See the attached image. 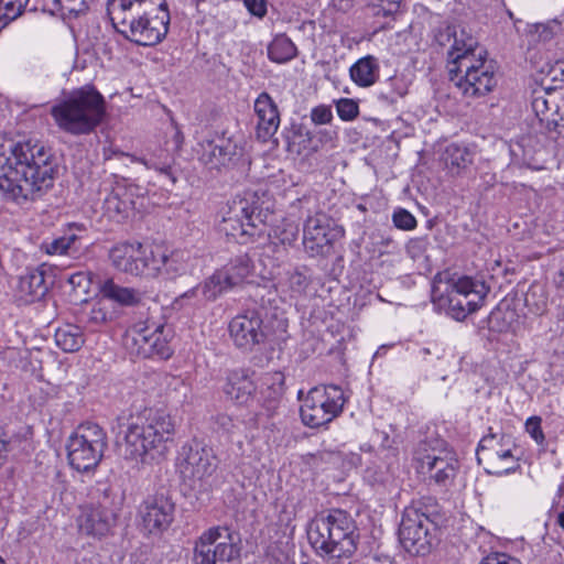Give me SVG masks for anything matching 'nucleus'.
Instances as JSON below:
<instances>
[{
	"mask_svg": "<svg viewBox=\"0 0 564 564\" xmlns=\"http://www.w3.org/2000/svg\"><path fill=\"white\" fill-rule=\"evenodd\" d=\"M9 153L0 149V191L7 198L35 200L53 186L58 165L50 147L29 139L11 143Z\"/></svg>",
	"mask_w": 564,
	"mask_h": 564,
	"instance_id": "1",
	"label": "nucleus"
},
{
	"mask_svg": "<svg viewBox=\"0 0 564 564\" xmlns=\"http://www.w3.org/2000/svg\"><path fill=\"white\" fill-rule=\"evenodd\" d=\"M174 432L175 424L165 410L144 408L131 416L124 434L122 456L135 464H149L164 454Z\"/></svg>",
	"mask_w": 564,
	"mask_h": 564,
	"instance_id": "2",
	"label": "nucleus"
},
{
	"mask_svg": "<svg viewBox=\"0 0 564 564\" xmlns=\"http://www.w3.org/2000/svg\"><path fill=\"white\" fill-rule=\"evenodd\" d=\"M315 551L330 560H348L357 551L358 528L351 516L341 509H332L316 518L307 532Z\"/></svg>",
	"mask_w": 564,
	"mask_h": 564,
	"instance_id": "3",
	"label": "nucleus"
},
{
	"mask_svg": "<svg viewBox=\"0 0 564 564\" xmlns=\"http://www.w3.org/2000/svg\"><path fill=\"white\" fill-rule=\"evenodd\" d=\"M56 126L72 135L91 133L106 113L104 96L91 85L74 90L50 111Z\"/></svg>",
	"mask_w": 564,
	"mask_h": 564,
	"instance_id": "4",
	"label": "nucleus"
},
{
	"mask_svg": "<svg viewBox=\"0 0 564 564\" xmlns=\"http://www.w3.org/2000/svg\"><path fill=\"white\" fill-rule=\"evenodd\" d=\"M272 214V203L265 192L246 191L228 203L218 224L219 232L245 243L253 236L259 225L267 223Z\"/></svg>",
	"mask_w": 564,
	"mask_h": 564,
	"instance_id": "5",
	"label": "nucleus"
},
{
	"mask_svg": "<svg viewBox=\"0 0 564 564\" xmlns=\"http://www.w3.org/2000/svg\"><path fill=\"white\" fill-rule=\"evenodd\" d=\"M107 447V433L100 425L82 423L67 441L68 463L77 471H89L99 465Z\"/></svg>",
	"mask_w": 564,
	"mask_h": 564,
	"instance_id": "6",
	"label": "nucleus"
},
{
	"mask_svg": "<svg viewBox=\"0 0 564 564\" xmlns=\"http://www.w3.org/2000/svg\"><path fill=\"white\" fill-rule=\"evenodd\" d=\"M195 564H241V541L228 527H213L195 541Z\"/></svg>",
	"mask_w": 564,
	"mask_h": 564,
	"instance_id": "7",
	"label": "nucleus"
},
{
	"mask_svg": "<svg viewBox=\"0 0 564 564\" xmlns=\"http://www.w3.org/2000/svg\"><path fill=\"white\" fill-rule=\"evenodd\" d=\"M486 51H479L477 56L470 59L457 56L456 64L448 66L451 82H454L465 96H485L496 87L494 65L486 61Z\"/></svg>",
	"mask_w": 564,
	"mask_h": 564,
	"instance_id": "8",
	"label": "nucleus"
},
{
	"mask_svg": "<svg viewBox=\"0 0 564 564\" xmlns=\"http://www.w3.org/2000/svg\"><path fill=\"white\" fill-rule=\"evenodd\" d=\"M345 402L344 391L339 386L314 387L300 408L302 422L312 429L324 426L341 413Z\"/></svg>",
	"mask_w": 564,
	"mask_h": 564,
	"instance_id": "9",
	"label": "nucleus"
},
{
	"mask_svg": "<svg viewBox=\"0 0 564 564\" xmlns=\"http://www.w3.org/2000/svg\"><path fill=\"white\" fill-rule=\"evenodd\" d=\"M436 527L421 507L404 509L399 527V540L406 552L424 556L433 547Z\"/></svg>",
	"mask_w": 564,
	"mask_h": 564,
	"instance_id": "10",
	"label": "nucleus"
},
{
	"mask_svg": "<svg viewBox=\"0 0 564 564\" xmlns=\"http://www.w3.org/2000/svg\"><path fill=\"white\" fill-rule=\"evenodd\" d=\"M516 447L511 435L506 433H489L485 435L476 451L478 464H486L488 474L503 475L516 471L520 465L514 459L512 449Z\"/></svg>",
	"mask_w": 564,
	"mask_h": 564,
	"instance_id": "11",
	"label": "nucleus"
},
{
	"mask_svg": "<svg viewBox=\"0 0 564 564\" xmlns=\"http://www.w3.org/2000/svg\"><path fill=\"white\" fill-rule=\"evenodd\" d=\"M488 292L489 286L485 281L470 276L459 278L447 293V315L464 321L482 305Z\"/></svg>",
	"mask_w": 564,
	"mask_h": 564,
	"instance_id": "12",
	"label": "nucleus"
},
{
	"mask_svg": "<svg viewBox=\"0 0 564 564\" xmlns=\"http://www.w3.org/2000/svg\"><path fill=\"white\" fill-rule=\"evenodd\" d=\"M153 248L154 246L140 242H122L110 249L109 259L120 272L150 278L154 272V265L158 264V261L153 262Z\"/></svg>",
	"mask_w": 564,
	"mask_h": 564,
	"instance_id": "13",
	"label": "nucleus"
},
{
	"mask_svg": "<svg viewBox=\"0 0 564 564\" xmlns=\"http://www.w3.org/2000/svg\"><path fill=\"white\" fill-rule=\"evenodd\" d=\"M415 459L421 474L426 475L437 485L446 486L456 475L457 459L454 454L441 447L427 448V443H420Z\"/></svg>",
	"mask_w": 564,
	"mask_h": 564,
	"instance_id": "14",
	"label": "nucleus"
},
{
	"mask_svg": "<svg viewBox=\"0 0 564 564\" xmlns=\"http://www.w3.org/2000/svg\"><path fill=\"white\" fill-rule=\"evenodd\" d=\"M135 346L137 352L143 357L158 355L161 358H169L171 349L169 347V337L171 329L162 323L145 321L134 324L128 333Z\"/></svg>",
	"mask_w": 564,
	"mask_h": 564,
	"instance_id": "15",
	"label": "nucleus"
},
{
	"mask_svg": "<svg viewBox=\"0 0 564 564\" xmlns=\"http://www.w3.org/2000/svg\"><path fill=\"white\" fill-rule=\"evenodd\" d=\"M180 469L193 486L196 482L203 486L217 469V458L212 448L202 446L197 442L182 447Z\"/></svg>",
	"mask_w": 564,
	"mask_h": 564,
	"instance_id": "16",
	"label": "nucleus"
},
{
	"mask_svg": "<svg viewBox=\"0 0 564 564\" xmlns=\"http://www.w3.org/2000/svg\"><path fill=\"white\" fill-rule=\"evenodd\" d=\"M174 512L175 503L164 490L149 496L138 510L141 525L149 534H159L167 530L174 520Z\"/></svg>",
	"mask_w": 564,
	"mask_h": 564,
	"instance_id": "17",
	"label": "nucleus"
},
{
	"mask_svg": "<svg viewBox=\"0 0 564 564\" xmlns=\"http://www.w3.org/2000/svg\"><path fill=\"white\" fill-rule=\"evenodd\" d=\"M170 11L167 6L154 13L143 17L140 22L129 29H120L119 33L128 41L141 46H154L162 42L169 31Z\"/></svg>",
	"mask_w": 564,
	"mask_h": 564,
	"instance_id": "18",
	"label": "nucleus"
},
{
	"mask_svg": "<svg viewBox=\"0 0 564 564\" xmlns=\"http://www.w3.org/2000/svg\"><path fill=\"white\" fill-rule=\"evenodd\" d=\"M228 330L235 346L246 351L253 350L267 339L262 316L254 307L235 316Z\"/></svg>",
	"mask_w": 564,
	"mask_h": 564,
	"instance_id": "19",
	"label": "nucleus"
},
{
	"mask_svg": "<svg viewBox=\"0 0 564 564\" xmlns=\"http://www.w3.org/2000/svg\"><path fill=\"white\" fill-rule=\"evenodd\" d=\"M165 0H108L107 13L116 31L129 29L143 17L166 7Z\"/></svg>",
	"mask_w": 564,
	"mask_h": 564,
	"instance_id": "20",
	"label": "nucleus"
},
{
	"mask_svg": "<svg viewBox=\"0 0 564 564\" xmlns=\"http://www.w3.org/2000/svg\"><path fill=\"white\" fill-rule=\"evenodd\" d=\"M332 223L324 213H317L305 220L303 245L310 256L323 254L325 249L337 239L339 231L332 227Z\"/></svg>",
	"mask_w": 564,
	"mask_h": 564,
	"instance_id": "21",
	"label": "nucleus"
},
{
	"mask_svg": "<svg viewBox=\"0 0 564 564\" xmlns=\"http://www.w3.org/2000/svg\"><path fill=\"white\" fill-rule=\"evenodd\" d=\"M199 160L210 169L236 164L242 156L243 149L231 139L207 140L202 144Z\"/></svg>",
	"mask_w": 564,
	"mask_h": 564,
	"instance_id": "22",
	"label": "nucleus"
},
{
	"mask_svg": "<svg viewBox=\"0 0 564 564\" xmlns=\"http://www.w3.org/2000/svg\"><path fill=\"white\" fill-rule=\"evenodd\" d=\"M117 512L102 503L83 510L78 527L80 532L101 538L107 535L117 522Z\"/></svg>",
	"mask_w": 564,
	"mask_h": 564,
	"instance_id": "23",
	"label": "nucleus"
},
{
	"mask_svg": "<svg viewBox=\"0 0 564 564\" xmlns=\"http://www.w3.org/2000/svg\"><path fill=\"white\" fill-rule=\"evenodd\" d=\"M84 230L83 225L70 224L62 236L44 240L41 250L51 256L77 258L85 248L83 236L78 234Z\"/></svg>",
	"mask_w": 564,
	"mask_h": 564,
	"instance_id": "24",
	"label": "nucleus"
},
{
	"mask_svg": "<svg viewBox=\"0 0 564 564\" xmlns=\"http://www.w3.org/2000/svg\"><path fill=\"white\" fill-rule=\"evenodd\" d=\"M254 111L258 116V138L267 141L280 126V112L276 104L268 93H261L254 101Z\"/></svg>",
	"mask_w": 564,
	"mask_h": 564,
	"instance_id": "25",
	"label": "nucleus"
},
{
	"mask_svg": "<svg viewBox=\"0 0 564 564\" xmlns=\"http://www.w3.org/2000/svg\"><path fill=\"white\" fill-rule=\"evenodd\" d=\"M257 386L251 379L249 369H235L229 371L224 392L238 404H247L252 400Z\"/></svg>",
	"mask_w": 564,
	"mask_h": 564,
	"instance_id": "26",
	"label": "nucleus"
},
{
	"mask_svg": "<svg viewBox=\"0 0 564 564\" xmlns=\"http://www.w3.org/2000/svg\"><path fill=\"white\" fill-rule=\"evenodd\" d=\"M48 284L45 279V271L40 268L28 269L20 276L18 292L20 300L25 304H31L44 299L48 292Z\"/></svg>",
	"mask_w": 564,
	"mask_h": 564,
	"instance_id": "27",
	"label": "nucleus"
},
{
	"mask_svg": "<svg viewBox=\"0 0 564 564\" xmlns=\"http://www.w3.org/2000/svg\"><path fill=\"white\" fill-rule=\"evenodd\" d=\"M558 90L553 85L542 82L540 89H534L532 95V109L541 124H546V118L558 117Z\"/></svg>",
	"mask_w": 564,
	"mask_h": 564,
	"instance_id": "28",
	"label": "nucleus"
},
{
	"mask_svg": "<svg viewBox=\"0 0 564 564\" xmlns=\"http://www.w3.org/2000/svg\"><path fill=\"white\" fill-rule=\"evenodd\" d=\"M351 80L359 87L367 88L375 85L380 76L379 61L373 55H366L357 59L349 68Z\"/></svg>",
	"mask_w": 564,
	"mask_h": 564,
	"instance_id": "29",
	"label": "nucleus"
},
{
	"mask_svg": "<svg viewBox=\"0 0 564 564\" xmlns=\"http://www.w3.org/2000/svg\"><path fill=\"white\" fill-rule=\"evenodd\" d=\"M252 269L253 264L250 257L243 253L231 259L218 271L223 276V282H226L231 290L241 285L250 276Z\"/></svg>",
	"mask_w": 564,
	"mask_h": 564,
	"instance_id": "30",
	"label": "nucleus"
},
{
	"mask_svg": "<svg viewBox=\"0 0 564 564\" xmlns=\"http://www.w3.org/2000/svg\"><path fill=\"white\" fill-rule=\"evenodd\" d=\"M519 315L516 305L512 307L508 301L499 303L487 317L489 332L503 334L513 329L518 323Z\"/></svg>",
	"mask_w": 564,
	"mask_h": 564,
	"instance_id": "31",
	"label": "nucleus"
},
{
	"mask_svg": "<svg viewBox=\"0 0 564 564\" xmlns=\"http://www.w3.org/2000/svg\"><path fill=\"white\" fill-rule=\"evenodd\" d=\"M99 291L104 299L121 306H135L142 300V293L139 290L119 285L112 279L105 280L100 284Z\"/></svg>",
	"mask_w": 564,
	"mask_h": 564,
	"instance_id": "32",
	"label": "nucleus"
},
{
	"mask_svg": "<svg viewBox=\"0 0 564 564\" xmlns=\"http://www.w3.org/2000/svg\"><path fill=\"white\" fill-rule=\"evenodd\" d=\"M478 41L464 26H455V36H453L452 48L448 51V66L456 64L457 56L471 57L477 56Z\"/></svg>",
	"mask_w": 564,
	"mask_h": 564,
	"instance_id": "33",
	"label": "nucleus"
},
{
	"mask_svg": "<svg viewBox=\"0 0 564 564\" xmlns=\"http://www.w3.org/2000/svg\"><path fill=\"white\" fill-rule=\"evenodd\" d=\"M153 256V262L158 260V264L154 265V272L150 274V278L164 274L167 279H173L180 275L185 269L183 262L177 259V256L169 254L161 246H154Z\"/></svg>",
	"mask_w": 564,
	"mask_h": 564,
	"instance_id": "34",
	"label": "nucleus"
},
{
	"mask_svg": "<svg viewBox=\"0 0 564 564\" xmlns=\"http://www.w3.org/2000/svg\"><path fill=\"white\" fill-rule=\"evenodd\" d=\"M132 159L166 176L172 185L177 182L176 171L173 167L174 159L167 151L160 149L158 154L154 153L150 158L135 159L132 156Z\"/></svg>",
	"mask_w": 564,
	"mask_h": 564,
	"instance_id": "35",
	"label": "nucleus"
},
{
	"mask_svg": "<svg viewBox=\"0 0 564 564\" xmlns=\"http://www.w3.org/2000/svg\"><path fill=\"white\" fill-rule=\"evenodd\" d=\"M55 343L65 352H75L85 343L84 334L79 326L66 324L55 332Z\"/></svg>",
	"mask_w": 564,
	"mask_h": 564,
	"instance_id": "36",
	"label": "nucleus"
},
{
	"mask_svg": "<svg viewBox=\"0 0 564 564\" xmlns=\"http://www.w3.org/2000/svg\"><path fill=\"white\" fill-rule=\"evenodd\" d=\"M517 301H522L528 312L533 315L540 316L547 310V293L544 285L540 283L531 284L527 292H523L520 297L517 296Z\"/></svg>",
	"mask_w": 564,
	"mask_h": 564,
	"instance_id": "37",
	"label": "nucleus"
},
{
	"mask_svg": "<svg viewBox=\"0 0 564 564\" xmlns=\"http://www.w3.org/2000/svg\"><path fill=\"white\" fill-rule=\"evenodd\" d=\"M444 162L452 174H459L473 162V153L468 148L452 143L444 152Z\"/></svg>",
	"mask_w": 564,
	"mask_h": 564,
	"instance_id": "38",
	"label": "nucleus"
},
{
	"mask_svg": "<svg viewBox=\"0 0 564 564\" xmlns=\"http://www.w3.org/2000/svg\"><path fill=\"white\" fill-rule=\"evenodd\" d=\"M296 55L295 44L285 34H278L268 46V56L274 63H286Z\"/></svg>",
	"mask_w": 564,
	"mask_h": 564,
	"instance_id": "39",
	"label": "nucleus"
},
{
	"mask_svg": "<svg viewBox=\"0 0 564 564\" xmlns=\"http://www.w3.org/2000/svg\"><path fill=\"white\" fill-rule=\"evenodd\" d=\"M409 85L404 76H391L381 86L379 91V99L393 105L399 99L408 95Z\"/></svg>",
	"mask_w": 564,
	"mask_h": 564,
	"instance_id": "40",
	"label": "nucleus"
},
{
	"mask_svg": "<svg viewBox=\"0 0 564 564\" xmlns=\"http://www.w3.org/2000/svg\"><path fill=\"white\" fill-rule=\"evenodd\" d=\"M303 460L305 465L315 470H325L338 466L343 460V455L338 451H318L306 454Z\"/></svg>",
	"mask_w": 564,
	"mask_h": 564,
	"instance_id": "41",
	"label": "nucleus"
},
{
	"mask_svg": "<svg viewBox=\"0 0 564 564\" xmlns=\"http://www.w3.org/2000/svg\"><path fill=\"white\" fill-rule=\"evenodd\" d=\"M261 394L265 402L274 403L284 394V375L280 371L269 372L263 378Z\"/></svg>",
	"mask_w": 564,
	"mask_h": 564,
	"instance_id": "42",
	"label": "nucleus"
},
{
	"mask_svg": "<svg viewBox=\"0 0 564 564\" xmlns=\"http://www.w3.org/2000/svg\"><path fill=\"white\" fill-rule=\"evenodd\" d=\"M132 202L120 198L119 193H111L104 203L106 214L117 223L122 221L129 215Z\"/></svg>",
	"mask_w": 564,
	"mask_h": 564,
	"instance_id": "43",
	"label": "nucleus"
},
{
	"mask_svg": "<svg viewBox=\"0 0 564 564\" xmlns=\"http://www.w3.org/2000/svg\"><path fill=\"white\" fill-rule=\"evenodd\" d=\"M28 3L29 0H0V31L20 17Z\"/></svg>",
	"mask_w": 564,
	"mask_h": 564,
	"instance_id": "44",
	"label": "nucleus"
},
{
	"mask_svg": "<svg viewBox=\"0 0 564 564\" xmlns=\"http://www.w3.org/2000/svg\"><path fill=\"white\" fill-rule=\"evenodd\" d=\"M202 294L208 301H215L220 294L230 290L218 270L214 272L202 285Z\"/></svg>",
	"mask_w": 564,
	"mask_h": 564,
	"instance_id": "45",
	"label": "nucleus"
},
{
	"mask_svg": "<svg viewBox=\"0 0 564 564\" xmlns=\"http://www.w3.org/2000/svg\"><path fill=\"white\" fill-rule=\"evenodd\" d=\"M299 236V226L294 223L285 221L274 229V237L283 246H292Z\"/></svg>",
	"mask_w": 564,
	"mask_h": 564,
	"instance_id": "46",
	"label": "nucleus"
},
{
	"mask_svg": "<svg viewBox=\"0 0 564 564\" xmlns=\"http://www.w3.org/2000/svg\"><path fill=\"white\" fill-rule=\"evenodd\" d=\"M337 113L345 121L354 120L359 113L358 104L348 98L339 99L336 104Z\"/></svg>",
	"mask_w": 564,
	"mask_h": 564,
	"instance_id": "47",
	"label": "nucleus"
},
{
	"mask_svg": "<svg viewBox=\"0 0 564 564\" xmlns=\"http://www.w3.org/2000/svg\"><path fill=\"white\" fill-rule=\"evenodd\" d=\"M392 220L394 226L402 230H412L416 227L415 217L403 208H400L393 213Z\"/></svg>",
	"mask_w": 564,
	"mask_h": 564,
	"instance_id": "48",
	"label": "nucleus"
},
{
	"mask_svg": "<svg viewBox=\"0 0 564 564\" xmlns=\"http://www.w3.org/2000/svg\"><path fill=\"white\" fill-rule=\"evenodd\" d=\"M381 3L386 4H379L373 6V15L376 17H393L395 13L399 12L401 0H379Z\"/></svg>",
	"mask_w": 564,
	"mask_h": 564,
	"instance_id": "49",
	"label": "nucleus"
},
{
	"mask_svg": "<svg viewBox=\"0 0 564 564\" xmlns=\"http://www.w3.org/2000/svg\"><path fill=\"white\" fill-rule=\"evenodd\" d=\"M479 564H521L519 560L506 553L492 552L481 558Z\"/></svg>",
	"mask_w": 564,
	"mask_h": 564,
	"instance_id": "50",
	"label": "nucleus"
},
{
	"mask_svg": "<svg viewBox=\"0 0 564 564\" xmlns=\"http://www.w3.org/2000/svg\"><path fill=\"white\" fill-rule=\"evenodd\" d=\"M525 430L531 435V437L538 443L542 444L544 441V434L541 427V419L538 416H532L527 420Z\"/></svg>",
	"mask_w": 564,
	"mask_h": 564,
	"instance_id": "51",
	"label": "nucleus"
},
{
	"mask_svg": "<svg viewBox=\"0 0 564 564\" xmlns=\"http://www.w3.org/2000/svg\"><path fill=\"white\" fill-rule=\"evenodd\" d=\"M243 4L251 15L259 19H262L268 12L267 0H243Z\"/></svg>",
	"mask_w": 564,
	"mask_h": 564,
	"instance_id": "52",
	"label": "nucleus"
},
{
	"mask_svg": "<svg viewBox=\"0 0 564 564\" xmlns=\"http://www.w3.org/2000/svg\"><path fill=\"white\" fill-rule=\"evenodd\" d=\"M333 113L327 106H317L311 111V119L315 124H325L330 122Z\"/></svg>",
	"mask_w": 564,
	"mask_h": 564,
	"instance_id": "53",
	"label": "nucleus"
},
{
	"mask_svg": "<svg viewBox=\"0 0 564 564\" xmlns=\"http://www.w3.org/2000/svg\"><path fill=\"white\" fill-rule=\"evenodd\" d=\"M267 564H295L288 552L281 549H271L267 555Z\"/></svg>",
	"mask_w": 564,
	"mask_h": 564,
	"instance_id": "54",
	"label": "nucleus"
},
{
	"mask_svg": "<svg viewBox=\"0 0 564 564\" xmlns=\"http://www.w3.org/2000/svg\"><path fill=\"white\" fill-rule=\"evenodd\" d=\"M289 285L293 292L301 294L308 286V279L302 272L295 271L289 278Z\"/></svg>",
	"mask_w": 564,
	"mask_h": 564,
	"instance_id": "55",
	"label": "nucleus"
},
{
	"mask_svg": "<svg viewBox=\"0 0 564 564\" xmlns=\"http://www.w3.org/2000/svg\"><path fill=\"white\" fill-rule=\"evenodd\" d=\"M455 24H446L445 26H440L435 33V41L441 46H445L453 42V36H455Z\"/></svg>",
	"mask_w": 564,
	"mask_h": 564,
	"instance_id": "56",
	"label": "nucleus"
},
{
	"mask_svg": "<svg viewBox=\"0 0 564 564\" xmlns=\"http://www.w3.org/2000/svg\"><path fill=\"white\" fill-rule=\"evenodd\" d=\"M214 423L218 430H221L223 432L230 435L235 433V429L237 427V424L234 422V420L225 413L217 414L214 417Z\"/></svg>",
	"mask_w": 564,
	"mask_h": 564,
	"instance_id": "57",
	"label": "nucleus"
},
{
	"mask_svg": "<svg viewBox=\"0 0 564 564\" xmlns=\"http://www.w3.org/2000/svg\"><path fill=\"white\" fill-rule=\"evenodd\" d=\"M549 76H551V80L555 83L554 87H557V90L564 88V62L557 61L552 68L550 69Z\"/></svg>",
	"mask_w": 564,
	"mask_h": 564,
	"instance_id": "58",
	"label": "nucleus"
},
{
	"mask_svg": "<svg viewBox=\"0 0 564 564\" xmlns=\"http://www.w3.org/2000/svg\"><path fill=\"white\" fill-rule=\"evenodd\" d=\"M545 129L549 132H556L558 137L564 138V115L555 118H546Z\"/></svg>",
	"mask_w": 564,
	"mask_h": 564,
	"instance_id": "59",
	"label": "nucleus"
},
{
	"mask_svg": "<svg viewBox=\"0 0 564 564\" xmlns=\"http://www.w3.org/2000/svg\"><path fill=\"white\" fill-rule=\"evenodd\" d=\"M273 292L267 290L265 288L258 286L256 288L253 294L250 296L251 301L259 305L261 308H264L265 306V297L268 296V302L271 301L270 295H272Z\"/></svg>",
	"mask_w": 564,
	"mask_h": 564,
	"instance_id": "60",
	"label": "nucleus"
},
{
	"mask_svg": "<svg viewBox=\"0 0 564 564\" xmlns=\"http://www.w3.org/2000/svg\"><path fill=\"white\" fill-rule=\"evenodd\" d=\"M89 321L95 324H101L107 321V313L101 307H93L89 314Z\"/></svg>",
	"mask_w": 564,
	"mask_h": 564,
	"instance_id": "61",
	"label": "nucleus"
},
{
	"mask_svg": "<svg viewBox=\"0 0 564 564\" xmlns=\"http://www.w3.org/2000/svg\"><path fill=\"white\" fill-rule=\"evenodd\" d=\"M529 32L531 34L538 33L540 37H543V40H546L550 36L549 28L543 23H536L530 25Z\"/></svg>",
	"mask_w": 564,
	"mask_h": 564,
	"instance_id": "62",
	"label": "nucleus"
},
{
	"mask_svg": "<svg viewBox=\"0 0 564 564\" xmlns=\"http://www.w3.org/2000/svg\"><path fill=\"white\" fill-rule=\"evenodd\" d=\"M9 441L0 433V467L6 463L9 453Z\"/></svg>",
	"mask_w": 564,
	"mask_h": 564,
	"instance_id": "63",
	"label": "nucleus"
},
{
	"mask_svg": "<svg viewBox=\"0 0 564 564\" xmlns=\"http://www.w3.org/2000/svg\"><path fill=\"white\" fill-rule=\"evenodd\" d=\"M355 0H332L333 7L340 12H347L354 7Z\"/></svg>",
	"mask_w": 564,
	"mask_h": 564,
	"instance_id": "64",
	"label": "nucleus"
}]
</instances>
